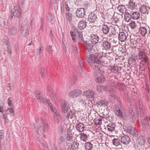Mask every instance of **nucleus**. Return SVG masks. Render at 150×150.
I'll return each instance as SVG.
<instances>
[{
	"label": "nucleus",
	"instance_id": "1",
	"mask_svg": "<svg viewBox=\"0 0 150 150\" xmlns=\"http://www.w3.org/2000/svg\"><path fill=\"white\" fill-rule=\"evenodd\" d=\"M102 56L99 54H90L86 56V62L90 66L96 71V73H100L102 74H104V69H107V66L102 65V61L100 60ZM109 69V68H108Z\"/></svg>",
	"mask_w": 150,
	"mask_h": 150
},
{
	"label": "nucleus",
	"instance_id": "2",
	"mask_svg": "<svg viewBox=\"0 0 150 150\" xmlns=\"http://www.w3.org/2000/svg\"><path fill=\"white\" fill-rule=\"evenodd\" d=\"M48 126L47 123L42 121L40 122V124L39 126L36 124L34 125V129L38 134L39 132L42 134H47Z\"/></svg>",
	"mask_w": 150,
	"mask_h": 150
},
{
	"label": "nucleus",
	"instance_id": "3",
	"mask_svg": "<svg viewBox=\"0 0 150 150\" xmlns=\"http://www.w3.org/2000/svg\"><path fill=\"white\" fill-rule=\"evenodd\" d=\"M139 61L141 64L148 65V58L146 53L143 50L139 51Z\"/></svg>",
	"mask_w": 150,
	"mask_h": 150
},
{
	"label": "nucleus",
	"instance_id": "4",
	"mask_svg": "<svg viewBox=\"0 0 150 150\" xmlns=\"http://www.w3.org/2000/svg\"><path fill=\"white\" fill-rule=\"evenodd\" d=\"M114 109L115 113L119 117H122L125 114L124 108L121 103L115 105Z\"/></svg>",
	"mask_w": 150,
	"mask_h": 150
},
{
	"label": "nucleus",
	"instance_id": "5",
	"mask_svg": "<svg viewBox=\"0 0 150 150\" xmlns=\"http://www.w3.org/2000/svg\"><path fill=\"white\" fill-rule=\"evenodd\" d=\"M11 12L15 17L20 18L21 16V11L20 6L19 5H17L11 10Z\"/></svg>",
	"mask_w": 150,
	"mask_h": 150
},
{
	"label": "nucleus",
	"instance_id": "6",
	"mask_svg": "<svg viewBox=\"0 0 150 150\" xmlns=\"http://www.w3.org/2000/svg\"><path fill=\"white\" fill-rule=\"evenodd\" d=\"M111 29V26L103 23L101 25L100 31L104 35H106L110 33Z\"/></svg>",
	"mask_w": 150,
	"mask_h": 150
},
{
	"label": "nucleus",
	"instance_id": "7",
	"mask_svg": "<svg viewBox=\"0 0 150 150\" xmlns=\"http://www.w3.org/2000/svg\"><path fill=\"white\" fill-rule=\"evenodd\" d=\"M83 44V45H82L81 44H80L79 46H81V47L83 46L88 52L93 53V52L94 51V44H92L91 43L88 42V41L86 40Z\"/></svg>",
	"mask_w": 150,
	"mask_h": 150
},
{
	"label": "nucleus",
	"instance_id": "8",
	"mask_svg": "<svg viewBox=\"0 0 150 150\" xmlns=\"http://www.w3.org/2000/svg\"><path fill=\"white\" fill-rule=\"evenodd\" d=\"M127 132L133 137H138L139 136L138 132L134 129V128L131 126H128L127 129Z\"/></svg>",
	"mask_w": 150,
	"mask_h": 150
},
{
	"label": "nucleus",
	"instance_id": "9",
	"mask_svg": "<svg viewBox=\"0 0 150 150\" xmlns=\"http://www.w3.org/2000/svg\"><path fill=\"white\" fill-rule=\"evenodd\" d=\"M54 119L57 123H59L62 119V117L59 112L57 110L54 109L51 110Z\"/></svg>",
	"mask_w": 150,
	"mask_h": 150
},
{
	"label": "nucleus",
	"instance_id": "10",
	"mask_svg": "<svg viewBox=\"0 0 150 150\" xmlns=\"http://www.w3.org/2000/svg\"><path fill=\"white\" fill-rule=\"evenodd\" d=\"M90 131L89 130H85L83 132H81L80 134V139L83 142L88 141L89 138V133Z\"/></svg>",
	"mask_w": 150,
	"mask_h": 150
},
{
	"label": "nucleus",
	"instance_id": "11",
	"mask_svg": "<svg viewBox=\"0 0 150 150\" xmlns=\"http://www.w3.org/2000/svg\"><path fill=\"white\" fill-rule=\"evenodd\" d=\"M6 117L8 120V118H10L12 120L14 119L15 115L14 110L13 108H9L7 109L6 111Z\"/></svg>",
	"mask_w": 150,
	"mask_h": 150
},
{
	"label": "nucleus",
	"instance_id": "12",
	"mask_svg": "<svg viewBox=\"0 0 150 150\" xmlns=\"http://www.w3.org/2000/svg\"><path fill=\"white\" fill-rule=\"evenodd\" d=\"M81 31L79 30L77 28H74L73 30L70 31V35L72 39L74 42H77V36Z\"/></svg>",
	"mask_w": 150,
	"mask_h": 150
},
{
	"label": "nucleus",
	"instance_id": "13",
	"mask_svg": "<svg viewBox=\"0 0 150 150\" xmlns=\"http://www.w3.org/2000/svg\"><path fill=\"white\" fill-rule=\"evenodd\" d=\"M61 109L63 113L67 112L69 109V103L67 101H64L61 104Z\"/></svg>",
	"mask_w": 150,
	"mask_h": 150
},
{
	"label": "nucleus",
	"instance_id": "14",
	"mask_svg": "<svg viewBox=\"0 0 150 150\" xmlns=\"http://www.w3.org/2000/svg\"><path fill=\"white\" fill-rule=\"evenodd\" d=\"M85 11L84 8H78L75 12L76 16L79 18H82L85 14Z\"/></svg>",
	"mask_w": 150,
	"mask_h": 150
},
{
	"label": "nucleus",
	"instance_id": "15",
	"mask_svg": "<svg viewBox=\"0 0 150 150\" xmlns=\"http://www.w3.org/2000/svg\"><path fill=\"white\" fill-rule=\"evenodd\" d=\"M89 41L92 44H96L98 42L99 40V37L96 34H91L90 36Z\"/></svg>",
	"mask_w": 150,
	"mask_h": 150
},
{
	"label": "nucleus",
	"instance_id": "16",
	"mask_svg": "<svg viewBox=\"0 0 150 150\" xmlns=\"http://www.w3.org/2000/svg\"><path fill=\"white\" fill-rule=\"evenodd\" d=\"M100 73H94V75L96 76V81L98 83H101L104 81L105 79L103 76Z\"/></svg>",
	"mask_w": 150,
	"mask_h": 150
},
{
	"label": "nucleus",
	"instance_id": "17",
	"mask_svg": "<svg viewBox=\"0 0 150 150\" xmlns=\"http://www.w3.org/2000/svg\"><path fill=\"white\" fill-rule=\"evenodd\" d=\"M82 92L79 90H75L71 91L69 93V95L71 98H75L78 97L81 94Z\"/></svg>",
	"mask_w": 150,
	"mask_h": 150
},
{
	"label": "nucleus",
	"instance_id": "18",
	"mask_svg": "<svg viewBox=\"0 0 150 150\" xmlns=\"http://www.w3.org/2000/svg\"><path fill=\"white\" fill-rule=\"evenodd\" d=\"M88 19L90 23H95L97 21L98 18L96 14L95 13H91L88 16Z\"/></svg>",
	"mask_w": 150,
	"mask_h": 150
},
{
	"label": "nucleus",
	"instance_id": "19",
	"mask_svg": "<svg viewBox=\"0 0 150 150\" xmlns=\"http://www.w3.org/2000/svg\"><path fill=\"white\" fill-rule=\"evenodd\" d=\"M77 79V76L74 74V76H70L67 78L66 81L67 83V85L69 86L71 84L73 85V83L76 82Z\"/></svg>",
	"mask_w": 150,
	"mask_h": 150
},
{
	"label": "nucleus",
	"instance_id": "20",
	"mask_svg": "<svg viewBox=\"0 0 150 150\" xmlns=\"http://www.w3.org/2000/svg\"><path fill=\"white\" fill-rule=\"evenodd\" d=\"M131 140L129 137L127 135H125L122 137L121 139V142L124 144H128L130 142Z\"/></svg>",
	"mask_w": 150,
	"mask_h": 150
},
{
	"label": "nucleus",
	"instance_id": "21",
	"mask_svg": "<svg viewBox=\"0 0 150 150\" xmlns=\"http://www.w3.org/2000/svg\"><path fill=\"white\" fill-rule=\"evenodd\" d=\"M86 20L82 19L79 21L78 25V27L80 30H83L86 27Z\"/></svg>",
	"mask_w": 150,
	"mask_h": 150
},
{
	"label": "nucleus",
	"instance_id": "22",
	"mask_svg": "<svg viewBox=\"0 0 150 150\" xmlns=\"http://www.w3.org/2000/svg\"><path fill=\"white\" fill-rule=\"evenodd\" d=\"M35 98L38 102L42 103H45L46 101L43 98L40 96V92L39 91H37Z\"/></svg>",
	"mask_w": 150,
	"mask_h": 150
},
{
	"label": "nucleus",
	"instance_id": "23",
	"mask_svg": "<svg viewBox=\"0 0 150 150\" xmlns=\"http://www.w3.org/2000/svg\"><path fill=\"white\" fill-rule=\"evenodd\" d=\"M84 95L87 98H91V100H92L94 99L95 94L94 92L92 90H91L89 91H87L85 93Z\"/></svg>",
	"mask_w": 150,
	"mask_h": 150
},
{
	"label": "nucleus",
	"instance_id": "24",
	"mask_svg": "<svg viewBox=\"0 0 150 150\" xmlns=\"http://www.w3.org/2000/svg\"><path fill=\"white\" fill-rule=\"evenodd\" d=\"M100 107H105L108 105V101L105 99L100 100L98 101L96 103Z\"/></svg>",
	"mask_w": 150,
	"mask_h": 150
},
{
	"label": "nucleus",
	"instance_id": "25",
	"mask_svg": "<svg viewBox=\"0 0 150 150\" xmlns=\"http://www.w3.org/2000/svg\"><path fill=\"white\" fill-rule=\"evenodd\" d=\"M127 36L126 33L122 32H120L118 35V39L121 42H124L127 39Z\"/></svg>",
	"mask_w": 150,
	"mask_h": 150
},
{
	"label": "nucleus",
	"instance_id": "26",
	"mask_svg": "<svg viewBox=\"0 0 150 150\" xmlns=\"http://www.w3.org/2000/svg\"><path fill=\"white\" fill-rule=\"evenodd\" d=\"M102 45L105 50H110L111 47V42L108 40H105L103 42Z\"/></svg>",
	"mask_w": 150,
	"mask_h": 150
},
{
	"label": "nucleus",
	"instance_id": "27",
	"mask_svg": "<svg viewBox=\"0 0 150 150\" xmlns=\"http://www.w3.org/2000/svg\"><path fill=\"white\" fill-rule=\"evenodd\" d=\"M141 123L143 127L145 126H150V118L148 116L145 117L144 119L142 121Z\"/></svg>",
	"mask_w": 150,
	"mask_h": 150
},
{
	"label": "nucleus",
	"instance_id": "28",
	"mask_svg": "<svg viewBox=\"0 0 150 150\" xmlns=\"http://www.w3.org/2000/svg\"><path fill=\"white\" fill-rule=\"evenodd\" d=\"M77 130L80 132L84 131V125L81 123H79L76 125V127Z\"/></svg>",
	"mask_w": 150,
	"mask_h": 150
},
{
	"label": "nucleus",
	"instance_id": "29",
	"mask_svg": "<svg viewBox=\"0 0 150 150\" xmlns=\"http://www.w3.org/2000/svg\"><path fill=\"white\" fill-rule=\"evenodd\" d=\"M115 127V124L112 122L110 123L107 125L108 130L112 132L114 131Z\"/></svg>",
	"mask_w": 150,
	"mask_h": 150
},
{
	"label": "nucleus",
	"instance_id": "30",
	"mask_svg": "<svg viewBox=\"0 0 150 150\" xmlns=\"http://www.w3.org/2000/svg\"><path fill=\"white\" fill-rule=\"evenodd\" d=\"M134 113L133 110H130L128 117L130 120L132 122H134L135 120V118L134 116Z\"/></svg>",
	"mask_w": 150,
	"mask_h": 150
},
{
	"label": "nucleus",
	"instance_id": "31",
	"mask_svg": "<svg viewBox=\"0 0 150 150\" xmlns=\"http://www.w3.org/2000/svg\"><path fill=\"white\" fill-rule=\"evenodd\" d=\"M71 147L72 150H75L78 149L79 144L75 141H71L70 142Z\"/></svg>",
	"mask_w": 150,
	"mask_h": 150
},
{
	"label": "nucleus",
	"instance_id": "32",
	"mask_svg": "<svg viewBox=\"0 0 150 150\" xmlns=\"http://www.w3.org/2000/svg\"><path fill=\"white\" fill-rule=\"evenodd\" d=\"M9 34L11 36H15L16 34L17 31L13 27L10 28L9 29Z\"/></svg>",
	"mask_w": 150,
	"mask_h": 150
},
{
	"label": "nucleus",
	"instance_id": "33",
	"mask_svg": "<svg viewBox=\"0 0 150 150\" xmlns=\"http://www.w3.org/2000/svg\"><path fill=\"white\" fill-rule=\"evenodd\" d=\"M132 19L133 20H137L140 16V13L138 11L133 12L131 14Z\"/></svg>",
	"mask_w": 150,
	"mask_h": 150
},
{
	"label": "nucleus",
	"instance_id": "34",
	"mask_svg": "<svg viewBox=\"0 0 150 150\" xmlns=\"http://www.w3.org/2000/svg\"><path fill=\"white\" fill-rule=\"evenodd\" d=\"M66 17L67 20L69 23H71L72 20V14L69 12H67L66 14Z\"/></svg>",
	"mask_w": 150,
	"mask_h": 150
},
{
	"label": "nucleus",
	"instance_id": "35",
	"mask_svg": "<svg viewBox=\"0 0 150 150\" xmlns=\"http://www.w3.org/2000/svg\"><path fill=\"white\" fill-rule=\"evenodd\" d=\"M77 39H78V40L80 42H81L83 44L85 41L84 39L83 36L82 34V33L81 32L76 36Z\"/></svg>",
	"mask_w": 150,
	"mask_h": 150
},
{
	"label": "nucleus",
	"instance_id": "36",
	"mask_svg": "<svg viewBox=\"0 0 150 150\" xmlns=\"http://www.w3.org/2000/svg\"><path fill=\"white\" fill-rule=\"evenodd\" d=\"M147 32V30L144 27H140L139 30V33L142 36H145L146 35Z\"/></svg>",
	"mask_w": 150,
	"mask_h": 150
},
{
	"label": "nucleus",
	"instance_id": "37",
	"mask_svg": "<svg viewBox=\"0 0 150 150\" xmlns=\"http://www.w3.org/2000/svg\"><path fill=\"white\" fill-rule=\"evenodd\" d=\"M71 49L72 53L74 55H77L78 54V49L76 46L72 45L71 46Z\"/></svg>",
	"mask_w": 150,
	"mask_h": 150
},
{
	"label": "nucleus",
	"instance_id": "38",
	"mask_svg": "<svg viewBox=\"0 0 150 150\" xmlns=\"http://www.w3.org/2000/svg\"><path fill=\"white\" fill-rule=\"evenodd\" d=\"M137 35H134L130 37V42L133 45H135L136 40H137Z\"/></svg>",
	"mask_w": 150,
	"mask_h": 150
},
{
	"label": "nucleus",
	"instance_id": "39",
	"mask_svg": "<svg viewBox=\"0 0 150 150\" xmlns=\"http://www.w3.org/2000/svg\"><path fill=\"white\" fill-rule=\"evenodd\" d=\"M47 91L48 92L51 94L54 98H55L56 95L54 93V91L53 89L50 86H48L47 88Z\"/></svg>",
	"mask_w": 150,
	"mask_h": 150
},
{
	"label": "nucleus",
	"instance_id": "40",
	"mask_svg": "<svg viewBox=\"0 0 150 150\" xmlns=\"http://www.w3.org/2000/svg\"><path fill=\"white\" fill-rule=\"evenodd\" d=\"M85 146L86 150H92L93 148V144L90 142L86 143Z\"/></svg>",
	"mask_w": 150,
	"mask_h": 150
},
{
	"label": "nucleus",
	"instance_id": "41",
	"mask_svg": "<svg viewBox=\"0 0 150 150\" xmlns=\"http://www.w3.org/2000/svg\"><path fill=\"white\" fill-rule=\"evenodd\" d=\"M124 18L126 21L128 22L131 19H132L131 14L128 12H127L124 15Z\"/></svg>",
	"mask_w": 150,
	"mask_h": 150
},
{
	"label": "nucleus",
	"instance_id": "42",
	"mask_svg": "<svg viewBox=\"0 0 150 150\" xmlns=\"http://www.w3.org/2000/svg\"><path fill=\"white\" fill-rule=\"evenodd\" d=\"M67 140L68 141H71V140L72 139L73 136V134L71 132H70L67 131Z\"/></svg>",
	"mask_w": 150,
	"mask_h": 150
},
{
	"label": "nucleus",
	"instance_id": "43",
	"mask_svg": "<svg viewBox=\"0 0 150 150\" xmlns=\"http://www.w3.org/2000/svg\"><path fill=\"white\" fill-rule=\"evenodd\" d=\"M147 11V9L146 8V6L145 5H142L140 8V11L142 13L145 14L146 13Z\"/></svg>",
	"mask_w": 150,
	"mask_h": 150
},
{
	"label": "nucleus",
	"instance_id": "44",
	"mask_svg": "<svg viewBox=\"0 0 150 150\" xmlns=\"http://www.w3.org/2000/svg\"><path fill=\"white\" fill-rule=\"evenodd\" d=\"M135 2H134L133 0H130L129 3L128 7L131 10L135 8Z\"/></svg>",
	"mask_w": 150,
	"mask_h": 150
},
{
	"label": "nucleus",
	"instance_id": "45",
	"mask_svg": "<svg viewBox=\"0 0 150 150\" xmlns=\"http://www.w3.org/2000/svg\"><path fill=\"white\" fill-rule=\"evenodd\" d=\"M120 140L118 138H114L112 140V142L113 145L117 146L120 144Z\"/></svg>",
	"mask_w": 150,
	"mask_h": 150
},
{
	"label": "nucleus",
	"instance_id": "46",
	"mask_svg": "<svg viewBox=\"0 0 150 150\" xmlns=\"http://www.w3.org/2000/svg\"><path fill=\"white\" fill-rule=\"evenodd\" d=\"M46 49L47 52L50 54H52L54 52L52 50V46L50 45H48L46 47Z\"/></svg>",
	"mask_w": 150,
	"mask_h": 150
},
{
	"label": "nucleus",
	"instance_id": "47",
	"mask_svg": "<svg viewBox=\"0 0 150 150\" xmlns=\"http://www.w3.org/2000/svg\"><path fill=\"white\" fill-rule=\"evenodd\" d=\"M136 24L135 23L134 21H132L129 23V25L132 29H136L137 26L136 25Z\"/></svg>",
	"mask_w": 150,
	"mask_h": 150
},
{
	"label": "nucleus",
	"instance_id": "48",
	"mask_svg": "<svg viewBox=\"0 0 150 150\" xmlns=\"http://www.w3.org/2000/svg\"><path fill=\"white\" fill-rule=\"evenodd\" d=\"M118 9L120 12L122 13H124L126 11L125 6L123 5L119 6L118 7Z\"/></svg>",
	"mask_w": 150,
	"mask_h": 150
},
{
	"label": "nucleus",
	"instance_id": "49",
	"mask_svg": "<svg viewBox=\"0 0 150 150\" xmlns=\"http://www.w3.org/2000/svg\"><path fill=\"white\" fill-rule=\"evenodd\" d=\"M20 32L23 37H25V35L28 34V31L27 29L23 30L21 29L20 30Z\"/></svg>",
	"mask_w": 150,
	"mask_h": 150
},
{
	"label": "nucleus",
	"instance_id": "50",
	"mask_svg": "<svg viewBox=\"0 0 150 150\" xmlns=\"http://www.w3.org/2000/svg\"><path fill=\"white\" fill-rule=\"evenodd\" d=\"M83 60L82 59L80 60V61H79V64L77 66V67L79 70L81 69L82 70V69L83 67Z\"/></svg>",
	"mask_w": 150,
	"mask_h": 150
},
{
	"label": "nucleus",
	"instance_id": "51",
	"mask_svg": "<svg viewBox=\"0 0 150 150\" xmlns=\"http://www.w3.org/2000/svg\"><path fill=\"white\" fill-rule=\"evenodd\" d=\"M145 139L144 137H139L138 139V141L140 144L142 145L144 144L145 142Z\"/></svg>",
	"mask_w": 150,
	"mask_h": 150
},
{
	"label": "nucleus",
	"instance_id": "52",
	"mask_svg": "<svg viewBox=\"0 0 150 150\" xmlns=\"http://www.w3.org/2000/svg\"><path fill=\"white\" fill-rule=\"evenodd\" d=\"M112 29L110 30V33H111L112 35H116L117 34V32L116 29H115V27H113L111 26Z\"/></svg>",
	"mask_w": 150,
	"mask_h": 150
},
{
	"label": "nucleus",
	"instance_id": "53",
	"mask_svg": "<svg viewBox=\"0 0 150 150\" xmlns=\"http://www.w3.org/2000/svg\"><path fill=\"white\" fill-rule=\"evenodd\" d=\"M64 138L63 136H60L58 139V142L59 144H61L62 142H64Z\"/></svg>",
	"mask_w": 150,
	"mask_h": 150
},
{
	"label": "nucleus",
	"instance_id": "54",
	"mask_svg": "<svg viewBox=\"0 0 150 150\" xmlns=\"http://www.w3.org/2000/svg\"><path fill=\"white\" fill-rule=\"evenodd\" d=\"M96 136L98 137L99 139L101 140L102 141L103 140V138L105 137L103 136V134L102 133H98L97 134Z\"/></svg>",
	"mask_w": 150,
	"mask_h": 150
},
{
	"label": "nucleus",
	"instance_id": "55",
	"mask_svg": "<svg viewBox=\"0 0 150 150\" xmlns=\"http://www.w3.org/2000/svg\"><path fill=\"white\" fill-rule=\"evenodd\" d=\"M43 47L42 46H40L37 50L36 53L38 54H40L43 52Z\"/></svg>",
	"mask_w": 150,
	"mask_h": 150
},
{
	"label": "nucleus",
	"instance_id": "56",
	"mask_svg": "<svg viewBox=\"0 0 150 150\" xmlns=\"http://www.w3.org/2000/svg\"><path fill=\"white\" fill-rule=\"evenodd\" d=\"M116 67L115 66H112L110 67V72L109 73H114L115 74H117V72L116 70Z\"/></svg>",
	"mask_w": 150,
	"mask_h": 150
},
{
	"label": "nucleus",
	"instance_id": "57",
	"mask_svg": "<svg viewBox=\"0 0 150 150\" xmlns=\"http://www.w3.org/2000/svg\"><path fill=\"white\" fill-rule=\"evenodd\" d=\"M6 50L7 53L9 54H11L12 53V47L10 45H8L6 47Z\"/></svg>",
	"mask_w": 150,
	"mask_h": 150
},
{
	"label": "nucleus",
	"instance_id": "58",
	"mask_svg": "<svg viewBox=\"0 0 150 150\" xmlns=\"http://www.w3.org/2000/svg\"><path fill=\"white\" fill-rule=\"evenodd\" d=\"M147 65H144L141 64L140 63V64L139 66V69L140 70L144 71H145L146 67Z\"/></svg>",
	"mask_w": 150,
	"mask_h": 150
},
{
	"label": "nucleus",
	"instance_id": "59",
	"mask_svg": "<svg viewBox=\"0 0 150 150\" xmlns=\"http://www.w3.org/2000/svg\"><path fill=\"white\" fill-rule=\"evenodd\" d=\"M129 60V62L131 64L134 65L135 64L136 62L135 57H130Z\"/></svg>",
	"mask_w": 150,
	"mask_h": 150
},
{
	"label": "nucleus",
	"instance_id": "60",
	"mask_svg": "<svg viewBox=\"0 0 150 150\" xmlns=\"http://www.w3.org/2000/svg\"><path fill=\"white\" fill-rule=\"evenodd\" d=\"M124 99L126 101L131 104H132L133 102V99H131L129 96H128Z\"/></svg>",
	"mask_w": 150,
	"mask_h": 150
},
{
	"label": "nucleus",
	"instance_id": "61",
	"mask_svg": "<svg viewBox=\"0 0 150 150\" xmlns=\"http://www.w3.org/2000/svg\"><path fill=\"white\" fill-rule=\"evenodd\" d=\"M95 123L98 125H100L102 124V119L101 118L96 119L95 120Z\"/></svg>",
	"mask_w": 150,
	"mask_h": 150
},
{
	"label": "nucleus",
	"instance_id": "62",
	"mask_svg": "<svg viewBox=\"0 0 150 150\" xmlns=\"http://www.w3.org/2000/svg\"><path fill=\"white\" fill-rule=\"evenodd\" d=\"M44 25H40V28L38 31L39 34L40 35H42V32L44 31Z\"/></svg>",
	"mask_w": 150,
	"mask_h": 150
},
{
	"label": "nucleus",
	"instance_id": "63",
	"mask_svg": "<svg viewBox=\"0 0 150 150\" xmlns=\"http://www.w3.org/2000/svg\"><path fill=\"white\" fill-rule=\"evenodd\" d=\"M64 4L66 11L67 12H69L70 11V8L68 5V2L67 1H65Z\"/></svg>",
	"mask_w": 150,
	"mask_h": 150
},
{
	"label": "nucleus",
	"instance_id": "64",
	"mask_svg": "<svg viewBox=\"0 0 150 150\" xmlns=\"http://www.w3.org/2000/svg\"><path fill=\"white\" fill-rule=\"evenodd\" d=\"M1 42L3 45H9L8 44V40L6 39H3L2 40Z\"/></svg>",
	"mask_w": 150,
	"mask_h": 150
}]
</instances>
